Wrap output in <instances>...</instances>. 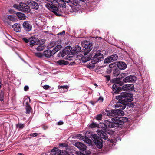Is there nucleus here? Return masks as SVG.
<instances>
[{"mask_svg":"<svg viewBox=\"0 0 155 155\" xmlns=\"http://www.w3.org/2000/svg\"><path fill=\"white\" fill-rule=\"evenodd\" d=\"M115 103L114 101H111L110 105L112 106L113 107L119 108V109L116 110H113L111 111V112L106 110L105 112H103V113H104L105 115L109 117L113 116L117 117L118 116H123L124 113L122 111L120 110H123L125 108V104H124L120 103H117L116 104L113 105V104Z\"/></svg>","mask_w":155,"mask_h":155,"instance_id":"nucleus-1","label":"nucleus"},{"mask_svg":"<svg viewBox=\"0 0 155 155\" xmlns=\"http://www.w3.org/2000/svg\"><path fill=\"white\" fill-rule=\"evenodd\" d=\"M77 48H74L73 50L71 51V48L70 46H68L66 47L63 51L60 52V54L62 57H64L65 55H67V58L69 60H70L71 59L69 58L70 57H72V56H70L71 54H72V55H74L75 54L77 53L80 50L81 48L80 47L77 46Z\"/></svg>","mask_w":155,"mask_h":155,"instance_id":"nucleus-2","label":"nucleus"},{"mask_svg":"<svg viewBox=\"0 0 155 155\" xmlns=\"http://www.w3.org/2000/svg\"><path fill=\"white\" fill-rule=\"evenodd\" d=\"M116 98L119 100H121L125 102H130L133 100L132 94L127 93L126 92L122 93L119 96H116Z\"/></svg>","mask_w":155,"mask_h":155,"instance_id":"nucleus-3","label":"nucleus"},{"mask_svg":"<svg viewBox=\"0 0 155 155\" xmlns=\"http://www.w3.org/2000/svg\"><path fill=\"white\" fill-rule=\"evenodd\" d=\"M113 119V118H111V120L112 122L110 121L109 120H106L104 121V123H100L99 126L104 130H106L107 128L114 127H115V124Z\"/></svg>","mask_w":155,"mask_h":155,"instance_id":"nucleus-4","label":"nucleus"},{"mask_svg":"<svg viewBox=\"0 0 155 155\" xmlns=\"http://www.w3.org/2000/svg\"><path fill=\"white\" fill-rule=\"evenodd\" d=\"M46 7L49 10L54 13L57 16L61 15V12L57 6L51 4L47 3L45 5Z\"/></svg>","mask_w":155,"mask_h":155,"instance_id":"nucleus-5","label":"nucleus"},{"mask_svg":"<svg viewBox=\"0 0 155 155\" xmlns=\"http://www.w3.org/2000/svg\"><path fill=\"white\" fill-rule=\"evenodd\" d=\"M79 59L82 60L83 62H86L90 60L91 58L90 53L83 51L81 54H79L78 55Z\"/></svg>","mask_w":155,"mask_h":155,"instance_id":"nucleus-6","label":"nucleus"},{"mask_svg":"<svg viewBox=\"0 0 155 155\" xmlns=\"http://www.w3.org/2000/svg\"><path fill=\"white\" fill-rule=\"evenodd\" d=\"M103 58V54L99 52H97L91 60V63L92 64V65H91V64L90 66L91 67H93L94 66V64H95L99 62Z\"/></svg>","mask_w":155,"mask_h":155,"instance_id":"nucleus-7","label":"nucleus"},{"mask_svg":"<svg viewBox=\"0 0 155 155\" xmlns=\"http://www.w3.org/2000/svg\"><path fill=\"white\" fill-rule=\"evenodd\" d=\"M82 46L84 48V52L89 53L92 48V44L87 41H85L82 43Z\"/></svg>","mask_w":155,"mask_h":155,"instance_id":"nucleus-8","label":"nucleus"},{"mask_svg":"<svg viewBox=\"0 0 155 155\" xmlns=\"http://www.w3.org/2000/svg\"><path fill=\"white\" fill-rule=\"evenodd\" d=\"M3 20L5 23L9 25H11L9 21H14L16 20V19L13 15H8L7 17H4Z\"/></svg>","mask_w":155,"mask_h":155,"instance_id":"nucleus-9","label":"nucleus"},{"mask_svg":"<svg viewBox=\"0 0 155 155\" xmlns=\"http://www.w3.org/2000/svg\"><path fill=\"white\" fill-rule=\"evenodd\" d=\"M38 42L39 40L37 38L32 37L29 38V45L31 46L37 45Z\"/></svg>","mask_w":155,"mask_h":155,"instance_id":"nucleus-10","label":"nucleus"},{"mask_svg":"<svg viewBox=\"0 0 155 155\" xmlns=\"http://www.w3.org/2000/svg\"><path fill=\"white\" fill-rule=\"evenodd\" d=\"M136 80V78L135 76L130 75L126 77L123 79V81L125 82H134Z\"/></svg>","mask_w":155,"mask_h":155,"instance_id":"nucleus-11","label":"nucleus"},{"mask_svg":"<svg viewBox=\"0 0 155 155\" xmlns=\"http://www.w3.org/2000/svg\"><path fill=\"white\" fill-rule=\"evenodd\" d=\"M74 145L82 151H84L86 149V146L82 143L79 142H76Z\"/></svg>","mask_w":155,"mask_h":155,"instance_id":"nucleus-12","label":"nucleus"},{"mask_svg":"<svg viewBox=\"0 0 155 155\" xmlns=\"http://www.w3.org/2000/svg\"><path fill=\"white\" fill-rule=\"evenodd\" d=\"M23 26L25 30L26 31H28L31 30V25L29 23V22L26 21L24 22Z\"/></svg>","mask_w":155,"mask_h":155,"instance_id":"nucleus-13","label":"nucleus"},{"mask_svg":"<svg viewBox=\"0 0 155 155\" xmlns=\"http://www.w3.org/2000/svg\"><path fill=\"white\" fill-rule=\"evenodd\" d=\"M77 137L79 139L83 140L84 141L88 144H91V141L88 139V138L86 136H82L81 134H79L77 135Z\"/></svg>","mask_w":155,"mask_h":155,"instance_id":"nucleus-14","label":"nucleus"},{"mask_svg":"<svg viewBox=\"0 0 155 155\" xmlns=\"http://www.w3.org/2000/svg\"><path fill=\"white\" fill-rule=\"evenodd\" d=\"M26 5V4L25 3L21 2L19 3V5L17 4L14 5L13 7L15 8L18 9L19 10L22 11L23 10V8H24Z\"/></svg>","mask_w":155,"mask_h":155,"instance_id":"nucleus-15","label":"nucleus"},{"mask_svg":"<svg viewBox=\"0 0 155 155\" xmlns=\"http://www.w3.org/2000/svg\"><path fill=\"white\" fill-rule=\"evenodd\" d=\"M43 54L45 57L48 58H50L54 54L52 51L50 50H47L44 51Z\"/></svg>","mask_w":155,"mask_h":155,"instance_id":"nucleus-16","label":"nucleus"},{"mask_svg":"<svg viewBox=\"0 0 155 155\" xmlns=\"http://www.w3.org/2000/svg\"><path fill=\"white\" fill-rule=\"evenodd\" d=\"M31 8L35 9H37L38 8V4L35 2L31 1L28 4Z\"/></svg>","mask_w":155,"mask_h":155,"instance_id":"nucleus-17","label":"nucleus"},{"mask_svg":"<svg viewBox=\"0 0 155 155\" xmlns=\"http://www.w3.org/2000/svg\"><path fill=\"white\" fill-rule=\"evenodd\" d=\"M51 155H60L61 153V151L59 149H58L55 147L51 150Z\"/></svg>","mask_w":155,"mask_h":155,"instance_id":"nucleus-18","label":"nucleus"},{"mask_svg":"<svg viewBox=\"0 0 155 155\" xmlns=\"http://www.w3.org/2000/svg\"><path fill=\"white\" fill-rule=\"evenodd\" d=\"M118 67L120 69L124 70L127 67L126 64L123 62H119L117 63Z\"/></svg>","mask_w":155,"mask_h":155,"instance_id":"nucleus-19","label":"nucleus"},{"mask_svg":"<svg viewBox=\"0 0 155 155\" xmlns=\"http://www.w3.org/2000/svg\"><path fill=\"white\" fill-rule=\"evenodd\" d=\"M94 143L97 146L99 149L103 147V141L101 139H99L97 140H95Z\"/></svg>","mask_w":155,"mask_h":155,"instance_id":"nucleus-20","label":"nucleus"},{"mask_svg":"<svg viewBox=\"0 0 155 155\" xmlns=\"http://www.w3.org/2000/svg\"><path fill=\"white\" fill-rule=\"evenodd\" d=\"M16 15L18 18L20 20H24L26 18L25 15L21 13L18 12L16 13Z\"/></svg>","mask_w":155,"mask_h":155,"instance_id":"nucleus-21","label":"nucleus"},{"mask_svg":"<svg viewBox=\"0 0 155 155\" xmlns=\"http://www.w3.org/2000/svg\"><path fill=\"white\" fill-rule=\"evenodd\" d=\"M56 63L60 66L65 65L68 64V62L63 60H58L56 62Z\"/></svg>","mask_w":155,"mask_h":155,"instance_id":"nucleus-22","label":"nucleus"},{"mask_svg":"<svg viewBox=\"0 0 155 155\" xmlns=\"http://www.w3.org/2000/svg\"><path fill=\"white\" fill-rule=\"evenodd\" d=\"M12 28L15 31L18 32L20 30V25L19 24L15 23L12 26Z\"/></svg>","mask_w":155,"mask_h":155,"instance_id":"nucleus-23","label":"nucleus"},{"mask_svg":"<svg viewBox=\"0 0 155 155\" xmlns=\"http://www.w3.org/2000/svg\"><path fill=\"white\" fill-rule=\"evenodd\" d=\"M56 46L53 50L52 51L54 54L56 52L60 50L62 48V46L60 44H58L57 43Z\"/></svg>","mask_w":155,"mask_h":155,"instance_id":"nucleus-24","label":"nucleus"},{"mask_svg":"<svg viewBox=\"0 0 155 155\" xmlns=\"http://www.w3.org/2000/svg\"><path fill=\"white\" fill-rule=\"evenodd\" d=\"M124 122L120 120L116 119V120L114 122L115 124V127H119L124 124Z\"/></svg>","mask_w":155,"mask_h":155,"instance_id":"nucleus-25","label":"nucleus"},{"mask_svg":"<svg viewBox=\"0 0 155 155\" xmlns=\"http://www.w3.org/2000/svg\"><path fill=\"white\" fill-rule=\"evenodd\" d=\"M100 125V124H98L96 123L93 122L89 125V127L91 128H94L96 127H97L98 128L101 127V126H99Z\"/></svg>","mask_w":155,"mask_h":155,"instance_id":"nucleus-26","label":"nucleus"},{"mask_svg":"<svg viewBox=\"0 0 155 155\" xmlns=\"http://www.w3.org/2000/svg\"><path fill=\"white\" fill-rule=\"evenodd\" d=\"M23 10L22 11L27 13L29 12L31 10L29 6L26 5L25 7L24 8H23Z\"/></svg>","mask_w":155,"mask_h":155,"instance_id":"nucleus-27","label":"nucleus"},{"mask_svg":"<svg viewBox=\"0 0 155 155\" xmlns=\"http://www.w3.org/2000/svg\"><path fill=\"white\" fill-rule=\"evenodd\" d=\"M45 46L44 45L41 44L38 46L36 48V49L38 51H42L45 48Z\"/></svg>","mask_w":155,"mask_h":155,"instance_id":"nucleus-28","label":"nucleus"},{"mask_svg":"<svg viewBox=\"0 0 155 155\" xmlns=\"http://www.w3.org/2000/svg\"><path fill=\"white\" fill-rule=\"evenodd\" d=\"M112 62L116 60L118 58V56L116 54L111 55L110 56Z\"/></svg>","mask_w":155,"mask_h":155,"instance_id":"nucleus-29","label":"nucleus"},{"mask_svg":"<svg viewBox=\"0 0 155 155\" xmlns=\"http://www.w3.org/2000/svg\"><path fill=\"white\" fill-rule=\"evenodd\" d=\"M91 137L92 138V140L94 142H95V140H97L99 139V138L96 134H94L93 133Z\"/></svg>","mask_w":155,"mask_h":155,"instance_id":"nucleus-30","label":"nucleus"},{"mask_svg":"<svg viewBox=\"0 0 155 155\" xmlns=\"http://www.w3.org/2000/svg\"><path fill=\"white\" fill-rule=\"evenodd\" d=\"M114 82L115 83L119 84L121 85H122L123 84V82L122 81H120V79L118 78H117L114 80Z\"/></svg>","mask_w":155,"mask_h":155,"instance_id":"nucleus-31","label":"nucleus"},{"mask_svg":"<svg viewBox=\"0 0 155 155\" xmlns=\"http://www.w3.org/2000/svg\"><path fill=\"white\" fill-rule=\"evenodd\" d=\"M93 134V132H91L90 131H87L86 132L85 134V136L86 137H91Z\"/></svg>","mask_w":155,"mask_h":155,"instance_id":"nucleus-32","label":"nucleus"},{"mask_svg":"<svg viewBox=\"0 0 155 155\" xmlns=\"http://www.w3.org/2000/svg\"><path fill=\"white\" fill-rule=\"evenodd\" d=\"M104 62L105 63H108L110 62H112L110 57L109 56L105 59L104 60Z\"/></svg>","mask_w":155,"mask_h":155,"instance_id":"nucleus-33","label":"nucleus"},{"mask_svg":"<svg viewBox=\"0 0 155 155\" xmlns=\"http://www.w3.org/2000/svg\"><path fill=\"white\" fill-rule=\"evenodd\" d=\"M128 90H131L134 89V86L133 84H128Z\"/></svg>","mask_w":155,"mask_h":155,"instance_id":"nucleus-34","label":"nucleus"},{"mask_svg":"<svg viewBox=\"0 0 155 155\" xmlns=\"http://www.w3.org/2000/svg\"><path fill=\"white\" fill-rule=\"evenodd\" d=\"M117 86L115 84H114L112 86V89L113 91H114L115 93L117 92V90H119V88H118L117 89Z\"/></svg>","mask_w":155,"mask_h":155,"instance_id":"nucleus-35","label":"nucleus"},{"mask_svg":"<svg viewBox=\"0 0 155 155\" xmlns=\"http://www.w3.org/2000/svg\"><path fill=\"white\" fill-rule=\"evenodd\" d=\"M128 84H127L124 85L122 86V88L123 90H124V91L128 90Z\"/></svg>","mask_w":155,"mask_h":155,"instance_id":"nucleus-36","label":"nucleus"},{"mask_svg":"<svg viewBox=\"0 0 155 155\" xmlns=\"http://www.w3.org/2000/svg\"><path fill=\"white\" fill-rule=\"evenodd\" d=\"M57 44V42L54 41H52L49 44V48H51L55 46Z\"/></svg>","mask_w":155,"mask_h":155,"instance_id":"nucleus-37","label":"nucleus"},{"mask_svg":"<svg viewBox=\"0 0 155 155\" xmlns=\"http://www.w3.org/2000/svg\"><path fill=\"white\" fill-rule=\"evenodd\" d=\"M101 137L104 139H106L107 138V135L104 132L103 133Z\"/></svg>","mask_w":155,"mask_h":155,"instance_id":"nucleus-38","label":"nucleus"},{"mask_svg":"<svg viewBox=\"0 0 155 155\" xmlns=\"http://www.w3.org/2000/svg\"><path fill=\"white\" fill-rule=\"evenodd\" d=\"M97 134L100 137L102 135L103 133L104 132L103 131L100 130H97Z\"/></svg>","mask_w":155,"mask_h":155,"instance_id":"nucleus-39","label":"nucleus"},{"mask_svg":"<svg viewBox=\"0 0 155 155\" xmlns=\"http://www.w3.org/2000/svg\"><path fill=\"white\" fill-rule=\"evenodd\" d=\"M17 127L20 128H23L24 127V125L21 123H18L17 125Z\"/></svg>","mask_w":155,"mask_h":155,"instance_id":"nucleus-40","label":"nucleus"},{"mask_svg":"<svg viewBox=\"0 0 155 155\" xmlns=\"http://www.w3.org/2000/svg\"><path fill=\"white\" fill-rule=\"evenodd\" d=\"M102 115L101 114H100L97 115L95 118L96 119L98 120H101L102 118Z\"/></svg>","mask_w":155,"mask_h":155,"instance_id":"nucleus-41","label":"nucleus"},{"mask_svg":"<svg viewBox=\"0 0 155 155\" xmlns=\"http://www.w3.org/2000/svg\"><path fill=\"white\" fill-rule=\"evenodd\" d=\"M31 108L30 107H27L26 109V114H28L30 112Z\"/></svg>","mask_w":155,"mask_h":155,"instance_id":"nucleus-42","label":"nucleus"},{"mask_svg":"<svg viewBox=\"0 0 155 155\" xmlns=\"http://www.w3.org/2000/svg\"><path fill=\"white\" fill-rule=\"evenodd\" d=\"M35 54L37 57H41L42 56V54L40 53H35Z\"/></svg>","mask_w":155,"mask_h":155,"instance_id":"nucleus-43","label":"nucleus"},{"mask_svg":"<svg viewBox=\"0 0 155 155\" xmlns=\"http://www.w3.org/2000/svg\"><path fill=\"white\" fill-rule=\"evenodd\" d=\"M98 101L99 102H102L103 101V97H101V96H100L99 98H98Z\"/></svg>","mask_w":155,"mask_h":155,"instance_id":"nucleus-44","label":"nucleus"},{"mask_svg":"<svg viewBox=\"0 0 155 155\" xmlns=\"http://www.w3.org/2000/svg\"><path fill=\"white\" fill-rule=\"evenodd\" d=\"M43 88L45 89H48L50 88V87L48 85H45L43 86Z\"/></svg>","mask_w":155,"mask_h":155,"instance_id":"nucleus-45","label":"nucleus"},{"mask_svg":"<svg viewBox=\"0 0 155 155\" xmlns=\"http://www.w3.org/2000/svg\"><path fill=\"white\" fill-rule=\"evenodd\" d=\"M60 88L61 89H67L68 88V86H61L60 87Z\"/></svg>","mask_w":155,"mask_h":155,"instance_id":"nucleus-46","label":"nucleus"},{"mask_svg":"<svg viewBox=\"0 0 155 155\" xmlns=\"http://www.w3.org/2000/svg\"><path fill=\"white\" fill-rule=\"evenodd\" d=\"M22 39H23V41L26 43H28V42H29V39H28L25 38H23Z\"/></svg>","mask_w":155,"mask_h":155,"instance_id":"nucleus-47","label":"nucleus"},{"mask_svg":"<svg viewBox=\"0 0 155 155\" xmlns=\"http://www.w3.org/2000/svg\"><path fill=\"white\" fill-rule=\"evenodd\" d=\"M65 31H63L61 32H60L59 33H58L57 35H64V34H65Z\"/></svg>","mask_w":155,"mask_h":155,"instance_id":"nucleus-48","label":"nucleus"},{"mask_svg":"<svg viewBox=\"0 0 155 155\" xmlns=\"http://www.w3.org/2000/svg\"><path fill=\"white\" fill-rule=\"evenodd\" d=\"M30 136H31L32 137H36L37 136V134L36 133H33L30 134Z\"/></svg>","mask_w":155,"mask_h":155,"instance_id":"nucleus-49","label":"nucleus"},{"mask_svg":"<svg viewBox=\"0 0 155 155\" xmlns=\"http://www.w3.org/2000/svg\"><path fill=\"white\" fill-rule=\"evenodd\" d=\"M29 89V87L27 86H25L24 87V90L25 91H27Z\"/></svg>","mask_w":155,"mask_h":155,"instance_id":"nucleus-50","label":"nucleus"},{"mask_svg":"<svg viewBox=\"0 0 155 155\" xmlns=\"http://www.w3.org/2000/svg\"><path fill=\"white\" fill-rule=\"evenodd\" d=\"M112 71V69H111V68H108L107 69V72L108 73H110V72H111Z\"/></svg>","mask_w":155,"mask_h":155,"instance_id":"nucleus-51","label":"nucleus"},{"mask_svg":"<svg viewBox=\"0 0 155 155\" xmlns=\"http://www.w3.org/2000/svg\"><path fill=\"white\" fill-rule=\"evenodd\" d=\"M39 41L40 42V43H42V44L43 43L45 42V40L44 39H41V40H40Z\"/></svg>","mask_w":155,"mask_h":155,"instance_id":"nucleus-52","label":"nucleus"},{"mask_svg":"<svg viewBox=\"0 0 155 155\" xmlns=\"http://www.w3.org/2000/svg\"><path fill=\"white\" fill-rule=\"evenodd\" d=\"M105 77H106V79L107 80H108V81L110 79V77L109 76V75L106 76H105Z\"/></svg>","mask_w":155,"mask_h":155,"instance_id":"nucleus-53","label":"nucleus"},{"mask_svg":"<svg viewBox=\"0 0 155 155\" xmlns=\"http://www.w3.org/2000/svg\"><path fill=\"white\" fill-rule=\"evenodd\" d=\"M63 122L62 121H59L58 123V124L59 125H61L63 124Z\"/></svg>","mask_w":155,"mask_h":155,"instance_id":"nucleus-54","label":"nucleus"},{"mask_svg":"<svg viewBox=\"0 0 155 155\" xmlns=\"http://www.w3.org/2000/svg\"><path fill=\"white\" fill-rule=\"evenodd\" d=\"M113 65V64H110L109 65V68H112L113 67L112 66Z\"/></svg>","mask_w":155,"mask_h":155,"instance_id":"nucleus-55","label":"nucleus"},{"mask_svg":"<svg viewBox=\"0 0 155 155\" xmlns=\"http://www.w3.org/2000/svg\"><path fill=\"white\" fill-rule=\"evenodd\" d=\"M3 96V93L2 92H1L0 95V97H1Z\"/></svg>","mask_w":155,"mask_h":155,"instance_id":"nucleus-56","label":"nucleus"},{"mask_svg":"<svg viewBox=\"0 0 155 155\" xmlns=\"http://www.w3.org/2000/svg\"><path fill=\"white\" fill-rule=\"evenodd\" d=\"M59 146L61 147H64L65 146H64V144L63 143H61L59 145Z\"/></svg>","mask_w":155,"mask_h":155,"instance_id":"nucleus-57","label":"nucleus"},{"mask_svg":"<svg viewBox=\"0 0 155 155\" xmlns=\"http://www.w3.org/2000/svg\"><path fill=\"white\" fill-rule=\"evenodd\" d=\"M2 81L1 80H0V89L1 87V86L2 85Z\"/></svg>","mask_w":155,"mask_h":155,"instance_id":"nucleus-58","label":"nucleus"},{"mask_svg":"<svg viewBox=\"0 0 155 155\" xmlns=\"http://www.w3.org/2000/svg\"><path fill=\"white\" fill-rule=\"evenodd\" d=\"M9 12H10L11 13H12L13 12V11L12 10H9Z\"/></svg>","mask_w":155,"mask_h":155,"instance_id":"nucleus-59","label":"nucleus"},{"mask_svg":"<svg viewBox=\"0 0 155 155\" xmlns=\"http://www.w3.org/2000/svg\"><path fill=\"white\" fill-rule=\"evenodd\" d=\"M18 155H22V153H19L18 154Z\"/></svg>","mask_w":155,"mask_h":155,"instance_id":"nucleus-60","label":"nucleus"},{"mask_svg":"<svg viewBox=\"0 0 155 155\" xmlns=\"http://www.w3.org/2000/svg\"><path fill=\"white\" fill-rule=\"evenodd\" d=\"M94 85L95 86H97V84H94Z\"/></svg>","mask_w":155,"mask_h":155,"instance_id":"nucleus-61","label":"nucleus"},{"mask_svg":"<svg viewBox=\"0 0 155 155\" xmlns=\"http://www.w3.org/2000/svg\"><path fill=\"white\" fill-rule=\"evenodd\" d=\"M0 100L1 101H2L3 100L1 98L0 99Z\"/></svg>","mask_w":155,"mask_h":155,"instance_id":"nucleus-62","label":"nucleus"},{"mask_svg":"<svg viewBox=\"0 0 155 155\" xmlns=\"http://www.w3.org/2000/svg\"><path fill=\"white\" fill-rule=\"evenodd\" d=\"M29 98V102H30V101H31L30 99V98Z\"/></svg>","mask_w":155,"mask_h":155,"instance_id":"nucleus-63","label":"nucleus"},{"mask_svg":"<svg viewBox=\"0 0 155 155\" xmlns=\"http://www.w3.org/2000/svg\"><path fill=\"white\" fill-rule=\"evenodd\" d=\"M54 28V26L53 27H52L53 29Z\"/></svg>","mask_w":155,"mask_h":155,"instance_id":"nucleus-64","label":"nucleus"}]
</instances>
